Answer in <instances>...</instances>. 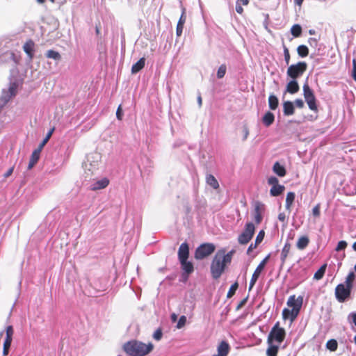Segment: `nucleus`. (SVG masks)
Here are the masks:
<instances>
[{
  "instance_id": "nucleus-1",
  "label": "nucleus",
  "mask_w": 356,
  "mask_h": 356,
  "mask_svg": "<svg viewBox=\"0 0 356 356\" xmlns=\"http://www.w3.org/2000/svg\"><path fill=\"white\" fill-rule=\"evenodd\" d=\"M234 253V250H232L226 253V250L224 248L217 251L213 258L210 267L211 274L213 279L217 280L221 276L226 265L231 263Z\"/></svg>"
},
{
  "instance_id": "nucleus-2",
  "label": "nucleus",
  "mask_w": 356,
  "mask_h": 356,
  "mask_svg": "<svg viewBox=\"0 0 356 356\" xmlns=\"http://www.w3.org/2000/svg\"><path fill=\"white\" fill-rule=\"evenodd\" d=\"M154 348L152 343H145L137 340H131L123 346L124 351L130 356H145Z\"/></svg>"
},
{
  "instance_id": "nucleus-3",
  "label": "nucleus",
  "mask_w": 356,
  "mask_h": 356,
  "mask_svg": "<svg viewBox=\"0 0 356 356\" xmlns=\"http://www.w3.org/2000/svg\"><path fill=\"white\" fill-rule=\"evenodd\" d=\"M286 335V332L284 328L280 327V323L277 322L270 331L267 343H276L280 345L284 341Z\"/></svg>"
},
{
  "instance_id": "nucleus-4",
  "label": "nucleus",
  "mask_w": 356,
  "mask_h": 356,
  "mask_svg": "<svg viewBox=\"0 0 356 356\" xmlns=\"http://www.w3.org/2000/svg\"><path fill=\"white\" fill-rule=\"evenodd\" d=\"M307 65L305 62H298L289 66L286 74L292 79L300 78L307 70Z\"/></svg>"
},
{
  "instance_id": "nucleus-5",
  "label": "nucleus",
  "mask_w": 356,
  "mask_h": 356,
  "mask_svg": "<svg viewBox=\"0 0 356 356\" xmlns=\"http://www.w3.org/2000/svg\"><path fill=\"white\" fill-rule=\"evenodd\" d=\"M302 90H303L304 98L308 105L309 108L311 111L317 112L318 108H317V105L316 103V97L314 95L313 90L310 88V87L308 84L307 80L303 85Z\"/></svg>"
},
{
  "instance_id": "nucleus-6",
  "label": "nucleus",
  "mask_w": 356,
  "mask_h": 356,
  "mask_svg": "<svg viewBox=\"0 0 356 356\" xmlns=\"http://www.w3.org/2000/svg\"><path fill=\"white\" fill-rule=\"evenodd\" d=\"M255 232V226L251 222H247L244 229L238 236V242L241 245H246L252 239Z\"/></svg>"
},
{
  "instance_id": "nucleus-7",
  "label": "nucleus",
  "mask_w": 356,
  "mask_h": 356,
  "mask_svg": "<svg viewBox=\"0 0 356 356\" xmlns=\"http://www.w3.org/2000/svg\"><path fill=\"white\" fill-rule=\"evenodd\" d=\"M216 249V246L213 243H206L201 244L197 248L195 252V258L201 260L211 254Z\"/></svg>"
},
{
  "instance_id": "nucleus-8",
  "label": "nucleus",
  "mask_w": 356,
  "mask_h": 356,
  "mask_svg": "<svg viewBox=\"0 0 356 356\" xmlns=\"http://www.w3.org/2000/svg\"><path fill=\"white\" fill-rule=\"evenodd\" d=\"M352 287L346 284H339L335 289V296L339 302H343L350 296Z\"/></svg>"
},
{
  "instance_id": "nucleus-9",
  "label": "nucleus",
  "mask_w": 356,
  "mask_h": 356,
  "mask_svg": "<svg viewBox=\"0 0 356 356\" xmlns=\"http://www.w3.org/2000/svg\"><path fill=\"white\" fill-rule=\"evenodd\" d=\"M17 85L13 83L10 85L8 90H3L0 98L1 108L3 107L17 94Z\"/></svg>"
},
{
  "instance_id": "nucleus-10",
  "label": "nucleus",
  "mask_w": 356,
  "mask_h": 356,
  "mask_svg": "<svg viewBox=\"0 0 356 356\" xmlns=\"http://www.w3.org/2000/svg\"><path fill=\"white\" fill-rule=\"evenodd\" d=\"M269 258H270V254H268L256 268L254 272L253 273V274L252 275V278H251L250 284H249V290H251L252 289V287L254 286V285L255 284L257 280H258V278L259 277L261 272L264 270Z\"/></svg>"
},
{
  "instance_id": "nucleus-11",
  "label": "nucleus",
  "mask_w": 356,
  "mask_h": 356,
  "mask_svg": "<svg viewBox=\"0 0 356 356\" xmlns=\"http://www.w3.org/2000/svg\"><path fill=\"white\" fill-rule=\"evenodd\" d=\"M303 302V298L302 296L296 298L295 295L290 296L287 300V305L291 307V309H297V313L299 314Z\"/></svg>"
},
{
  "instance_id": "nucleus-12",
  "label": "nucleus",
  "mask_w": 356,
  "mask_h": 356,
  "mask_svg": "<svg viewBox=\"0 0 356 356\" xmlns=\"http://www.w3.org/2000/svg\"><path fill=\"white\" fill-rule=\"evenodd\" d=\"M189 256V247L187 243H183L180 245L178 250L179 261L188 260Z\"/></svg>"
},
{
  "instance_id": "nucleus-13",
  "label": "nucleus",
  "mask_w": 356,
  "mask_h": 356,
  "mask_svg": "<svg viewBox=\"0 0 356 356\" xmlns=\"http://www.w3.org/2000/svg\"><path fill=\"white\" fill-rule=\"evenodd\" d=\"M109 184V180L104 177L100 180L92 182L89 188L91 191H97L105 188Z\"/></svg>"
},
{
  "instance_id": "nucleus-14",
  "label": "nucleus",
  "mask_w": 356,
  "mask_h": 356,
  "mask_svg": "<svg viewBox=\"0 0 356 356\" xmlns=\"http://www.w3.org/2000/svg\"><path fill=\"white\" fill-rule=\"evenodd\" d=\"M264 210V204L257 202L255 203L254 209V219L257 224H259L262 220V212Z\"/></svg>"
},
{
  "instance_id": "nucleus-15",
  "label": "nucleus",
  "mask_w": 356,
  "mask_h": 356,
  "mask_svg": "<svg viewBox=\"0 0 356 356\" xmlns=\"http://www.w3.org/2000/svg\"><path fill=\"white\" fill-rule=\"evenodd\" d=\"M229 345L225 341H222L217 347L218 353L213 356H227L229 352Z\"/></svg>"
},
{
  "instance_id": "nucleus-16",
  "label": "nucleus",
  "mask_w": 356,
  "mask_h": 356,
  "mask_svg": "<svg viewBox=\"0 0 356 356\" xmlns=\"http://www.w3.org/2000/svg\"><path fill=\"white\" fill-rule=\"evenodd\" d=\"M34 46H35V43L32 40H29L23 45V49H24V52L26 54L29 60H32L34 56V54H33Z\"/></svg>"
},
{
  "instance_id": "nucleus-17",
  "label": "nucleus",
  "mask_w": 356,
  "mask_h": 356,
  "mask_svg": "<svg viewBox=\"0 0 356 356\" xmlns=\"http://www.w3.org/2000/svg\"><path fill=\"white\" fill-rule=\"evenodd\" d=\"M300 90V87L296 79H292L287 83L286 86V92H289L290 94H295L298 92Z\"/></svg>"
},
{
  "instance_id": "nucleus-18",
  "label": "nucleus",
  "mask_w": 356,
  "mask_h": 356,
  "mask_svg": "<svg viewBox=\"0 0 356 356\" xmlns=\"http://www.w3.org/2000/svg\"><path fill=\"white\" fill-rule=\"evenodd\" d=\"M297 309H289L284 308L282 311V316L284 319H290L291 322H293L298 316Z\"/></svg>"
},
{
  "instance_id": "nucleus-19",
  "label": "nucleus",
  "mask_w": 356,
  "mask_h": 356,
  "mask_svg": "<svg viewBox=\"0 0 356 356\" xmlns=\"http://www.w3.org/2000/svg\"><path fill=\"white\" fill-rule=\"evenodd\" d=\"M294 104L290 101H286L283 103L284 115L286 116L292 115L294 113Z\"/></svg>"
},
{
  "instance_id": "nucleus-20",
  "label": "nucleus",
  "mask_w": 356,
  "mask_h": 356,
  "mask_svg": "<svg viewBox=\"0 0 356 356\" xmlns=\"http://www.w3.org/2000/svg\"><path fill=\"white\" fill-rule=\"evenodd\" d=\"M181 269L184 271V273H186L187 275L192 273L194 270L193 265L191 261H188L187 260H184L179 261Z\"/></svg>"
},
{
  "instance_id": "nucleus-21",
  "label": "nucleus",
  "mask_w": 356,
  "mask_h": 356,
  "mask_svg": "<svg viewBox=\"0 0 356 356\" xmlns=\"http://www.w3.org/2000/svg\"><path fill=\"white\" fill-rule=\"evenodd\" d=\"M145 64V58H140L135 64H134L131 67V73L136 74L140 72L144 67Z\"/></svg>"
},
{
  "instance_id": "nucleus-22",
  "label": "nucleus",
  "mask_w": 356,
  "mask_h": 356,
  "mask_svg": "<svg viewBox=\"0 0 356 356\" xmlns=\"http://www.w3.org/2000/svg\"><path fill=\"white\" fill-rule=\"evenodd\" d=\"M274 120L275 116L273 113H272L270 111L266 113L264 117L262 118V122L266 127L270 126L273 123Z\"/></svg>"
},
{
  "instance_id": "nucleus-23",
  "label": "nucleus",
  "mask_w": 356,
  "mask_h": 356,
  "mask_svg": "<svg viewBox=\"0 0 356 356\" xmlns=\"http://www.w3.org/2000/svg\"><path fill=\"white\" fill-rule=\"evenodd\" d=\"M206 182L213 189H218L219 188V184L218 180L212 175H207Z\"/></svg>"
},
{
  "instance_id": "nucleus-24",
  "label": "nucleus",
  "mask_w": 356,
  "mask_h": 356,
  "mask_svg": "<svg viewBox=\"0 0 356 356\" xmlns=\"http://www.w3.org/2000/svg\"><path fill=\"white\" fill-rule=\"evenodd\" d=\"M268 348L266 350L267 356H277L280 345L276 343H268Z\"/></svg>"
},
{
  "instance_id": "nucleus-25",
  "label": "nucleus",
  "mask_w": 356,
  "mask_h": 356,
  "mask_svg": "<svg viewBox=\"0 0 356 356\" xmlns=\"http://www.w3.org/2000/svg\"><path fill=\"white\" fill-rule=\"evenodd\" d=\"M309 239L307 236H302L297 241L296 247L299 250H304L308 245Z\"/></svg>"
},
{
  "instance_id": "nucleus-26",
  "label": "nucleus",
  "mask_w": 356,
  "mask_h": 356,
  "mask_svg": "<svg viewBox=\"0 0 356 356\" xmlns=\"http://www.w3.org/2000/svg\"><path fill=\"white\" fill-rule=\"evenodd\" d=\"M273 170L280 177H284L286 175V170L284 167L280 165L279 162H275L274 163Z\"/></svg>"
},
{
  "instance_id": "nucleus-27",
  "label": "nucleus",
  "mask_w": 356,
  "mask_h": 356,
  "mask_svg": "<svg viewBox=\"0 0 356 356\" xmlns=\"http://www.w3.org/2000/svg\"><path fill=\"white\" fill-rule=\"evenodd\" d=\"M284 189L285 188L282 185L277 184L276 186H273L270 190V194L273 197H276L281 195Z\"/></svg>"
},
{
  "instance_id": "nucleus-28",
  "label": "nucleus",
  "mask_w": 356,
  "mask_h": 356,
  "mask_svg": "<svg viewBox=\"0 0 356 356\" xmlns=\"http://www.w3.org/2000/svg\"><path fill=\"white\" fill-rule=\"evenodd\" d=\"M45 55L47 58L53 59L56 61H60L61 60V56L59 52L52 49L48 50Z\"/></svg>"
},
{
  "instance_id": "nucleus-29",
  "label": "nucleus",
  "mask_w": 356,
  "mask_h": 356,
  "mask_svg": "<svg viewBox=\"0 0 356 356\" xmlns=\"http://www.w3.org/2000/svg\"><path fill=\"white\" fill-rule=\"evenodd\" d=\"M296 195L293 192H289L286 197V209L290 211L291 207L295 200Z\"/></svg>"
},
{
  "instance_id": "nucleus-30",
  "label": "nucleus",
  "mask_w": 356,
  "mask_h": 356,
  "mask_svg": "<svg viewBox=\"0 0 356 356\" xmlns=\"http://www.w3.org/2000/svg\"><path fill=\"white\" fill-rule=\"evenodd\" d=\"M279 101L274 95H270L268 97V106L271 110H275L278 106Z\"/></svg>"
},
{
  "instance_id": "nucleus-31",
  "label": "nucleus",
  "mask_w": 356,
  "mask_h": 356,
  "mask_svg": "<svg viewBox=\"0 0 356 356\" xmlns=\"http://www.w3.org/2000/svg\"><path fill=\"white\" fill-rule=\"evenodd\" d=\"M291 249V245L289 243H286L282 250L281 252V261L282 263L285 262V260L288 256V254Z\"/></svg>"
},
{
  "instance_id": "nucleus-32",
  "label": "nucleus",
  "mask_w": 356,
  "mask_h": 356,
  "mask_svg": "<svg viewBox=\"0 0 356 356\" xmlns=\"http://www.w3.org/2000/svg\"><path fill=\"white\" fill-rule=\"evenodd\" d=\"M12 341H13L12 339L5 338L3 345V356H6L8 355Z\"/></svg>"
},
{
  "instance_id": "nucleus-33",
  "label": "nucleus",
  "mask_w": 356,
  "mask_h": 356,
  "mask_svg": "<svg viewBox=\"0 0 356 356\" xmlns=\"http://www.w3.org/2000/svg\"><path fill=\"white\" fill-rule=\"evenodd\" d=\"M297 52L300 57L304 58L309 54V49L306 45L301 44L298 47Z\"/></svg>"
},
{
  "instance_id": "nucleus-34",
  "label": "nucleus",
  "mask_w": 356,
  "mask_h": 356,
  "mask_svg": "<svg viewBox=\"0 0 356 356\" xmlns=\"http://www.w3.org/2000/svg\"><path fill=\"white\" fill-rule=\"evenodd\" d=\"M326 264L323 265L321 268L314 273V279L316 280H319L323 278L325 270H326Z\"/></svg>"
},
{
  "instance_id": "nucleus-35",
  "label": "nucleus",
  "mask_w": 356,
  "mask_h": 356,
  "mask_svg": "<svg viewBox=\"0 0 356 356\" xmlns=\"http://www.w3.org/2000/svg\"><path fill=\"white\" fill-rule=\"evenodd\" d=\"M291 34L297 38L299 37L302 33V28L299 24H294L291 28Z\"/></svg>"
},
{
  "instance_id": "nucleus-36",
  "label": "nucleus",
  "mask_w": 356,
  "mask_h": 356,
  "mask_svg": "<svg viewBox=\"0 0 356 356\" xmlns=\"http://www.w3.org/2000/svg\"><path fill=\"white\" fill-rule=\"evenodd\" d=\"M54 131V128H52L51 129H50L49 131V132L47 133V136H45V138L42 140V141L41 142V143L39 145L38 147L40 149H42L44 146L47 144V143L49 141V138H51L53 132Z\"/></svg>"
},
{
  "instance_id": "nucleus-37",
  "label": "nucleus",
  "mask_w": 356,
  "mask_h": 356,
  "mask_svg": "<svg viewBox=\"0 0 356 356\" xmlns=\"http://www.w3.org/2000/svg\"><path fill=\"white\" fill-rule=\"evenodd\" d=\"M338 343L335 339H330L326 343V348L331 351H335L337 349Z\"/></svg>"
},
{
  "instance_id": "nucleus-38",
  "label": "nucleus",
  "mask_w": 356,
  "mask_h": 356,
  "mask_svg": "<svg viewBox=\"0 0 356 356\" xmlns=\"http://www.w3.org/2000/svg\"><path fill=\"white\" fill-rule=\"evenodd\" d=\"M355 278V273L353 271L350 272L346 278L345 284L353 288V282Z\"/></svg>"
},
{
  "instance_id": "nucleus-39",
  "label": "nucleus",
  "mask_w": 356,
  "mask_h": 356,
  "mask_svg": "<svg viewBox=\"0 0 356 356\" xmlns=\"http://www.w3.org/2000/svg\"><path fill=\"white\" fill-rule=\"evenodd\" d=\"M226 70H227V67H226V65L222 64L219 67H218V72H217V77L218 79H222L224 77V76L225 75V73H226Z\"/></svg>"
},
{
  "instance_id": "nucleus-40",
  "label": "nucleus",
  "mask_w": 356,
  "mask_h": 356,
  "mask_svg": "<svg viewBox=\"0 0 356 356\" xmlns=\"http://www.w3.org/2000/svg\"><path fill=\"white\" fill-rule=\"evenodd\" d=\"M238 283H237V282H235L234 284H233L230 286L229 290L228 291L227 294V297L228 298H232V297L234 295V293H235L236 291V290H237V289H238Z\"/></svg>"
},
{
  "instance_id": "nucleus-41",
  "label": "nucleus",
  "mask_w": 356,
  "mask_h": 356,
  "mask_svg": "<svg viewBox=\"0 0 356 356\" xmlns=\"http://www.w3.org/2000/svg\"><path fill=\"white\" fill-rule=\"evenodd\" d=\"M41 151L42 150L40 149L39 148L35 149L32 152L30 160H31L33 161L38 162V161L39 160V158H40Z\"/></svg>"
},
{
  "instance_id": "nucleus-42",
  "label": "nucleus",
  "mask_w": 356,
  "mask_h": 356,
  "mask_svg": "<svg viewBox=\"0 0 356 356\" xmlns=\"http://www.w3.org/2000/svg\"><path fill=\"white\" fill-rule=\"evenodd\" d=\"M283 51H284V61L286 64L288 65L290 62V54L288 48L283 44Z\"/></svg>"
},
{
  "instance_id": "nucleus-43",
  "label": "nucleus",
  "mask_w": 356,
  "mask_h": 356,
  "mask_svg": "<svg viewBox=\"0 0 356 356\" xmlns=\"http://www.w3.org/2000/svg\"><path fill=\"white\" fill-rule=\"evenodd\" d=\"M348 321L350 323H353L356 327V312H351L348 316ZM356 332V329H353Z\"/></svg>"
},
{
  "instance_id": "nucleus-44",
  "label": "nucleus",
  "mask_w": 356,
  "mask_h": 356,
  "mask_svg": "<svg viewBox=\"0 0 356 356\" xmlns=\"http://www.w3.org/2000/svg\"><path fill=\"white\" fill-rule=\"evenodd\" d=\"M264 236H265L264 231V230H261L258 233V234H257V237L255 238L254 242L256 243V245L260 244L262 242V241L264 240Z\"/></svg>"
},
{
  "instance_id": "nucleus-45",
  "label": "nucleus",
  "mask_w": 356,
  "mask_h": 356,
  "mask_svg": "<svg viewBox=\"0 0 356 356\" xmlns=\"http://www.w3.org/2000/svg\"><path fill=\"white\" fill-rule=\"evenodd\" d=\"M14 330L12 325H8L6 329V338L12 339L13 336Z\"/></svg>"
},
{
  "instance_id": "nucleus-46",
  "label": "nucleus",
  "mask_w": 356,
  "mask_h": 356,
  "mask_svg": "<svg viewBox=\"0 0 356 356\" xmlns=\"http://www.w3.org/2000/svg\"><path fill=\"white\" fill-rule=\"evenodd\" d=\"M186 317L185 316H180V318L177 322V327L178 329L181 328L182 327L184 326V325L186 324Z\"/></svg>"
},
{
  "instance_id": "nucleus-47",
  "label": "nucleus",
  "mask_w": 356,
  "mask_h": 356,
  "mask_svg": "<svg viewBox=\"0 0 356 356\" xmlns=\"http://www.w3.org/2000/svg\"><path fill=\"white\" fill-rule=\"evenodd\" d=\"M347 247V243L345 241H340L337 247H336V251H341L344 250Z\"/></svg>"
},
{
  "instance_id": "nucleus-48",
  "label": "nucleus",
  "mask_w": 356,
  "mask_h": 356,
  "mask_svg": "<svg viewBox=\"0 0 356 356\" xmlns=\"http://www.w3.org/2000/svg\"><path fill=\"white\" fill-rule=\"evenodd\" d=\"M278 182V179L276 177L271 176L268 179V184L272 186L277 185Z\"/></svg>"
},
{
  "instance_id": "nucleus-49",
  "label": "nucleus",
  "mask_w": 356,
  "mask_h": 356,
  "mask_svg": "<svg viewBox=\"0 0 356 356\" xmlns=\"http://www.w3.org/2000/svg\"><path fill=\"white\" fill-rule=\"evenodd\" d=\"M163 333L161 329H157L153 334V337L155 340L159 341L162 337Z\"/></svg>"
},
{
  "instance_id": "nucleus-50",
  "label": "nucleus",
  "mask_w": 356,
  "mask_h": 356,
  "mask_svg": "<svg viewBox=\"0 0 356 356\" xmlns=\"http://www.w3.org/2000/svg\"><path fill=\"white\" fill-rule=\"evenodd\" d=\"M312 213L314 216H320V206L319 204L316 205L313 209H312Z\"/></svg>"
},
{
  "instance_id": "nucleus-51",
  "label": "nucleus",
  "mask_w": 356,
  "mask_h": 356,
  "mask_svg": "<svg viewBox=\"0 0 356 356\" xmlns=\"http://www.w3.org/2000/svg\"><path fill=\"white\" fill-rule=\"evenodd\" d=\"M294 104L300 108H302L304 106V102L302 99H296L294 102Z\"/></svg>"
},
{
  "instance_id": "nucleus-52",
  "label": "nucleus",
  "mask_w": 356,
  "mask_h": 356,
  "mask_svg": "<svg viewBox=\"0 0 356 356\" xmlns=\"http://www.w3.org/2000/svg\"><path fill=\"white\" fill-rule=\"evenodd\" d=\"M116 117L120 120H121L122 119V111L120 105L118 106V108L117 109Z\"/></svg>"
},
{
  "instance_id": "nucleus-53",
  "label": "nucleus",
  "mask_w": 356,
  "mask_h": 356,
  "mask_svg": "<svg viewBox=\"0 0 356 356\" xmlns=\"http://www.w3.org/2000/svg\"><path fill=\"white\" fill-rule=\"evenodd\" d=\"M183 29H184V26H180V25H177V29H176V34L177 36H181V34H182V32H183Z\"/></svg>"
},
{
  "instance_id": "nucleus-54",
  "label": "nucleus",
  "mask_w": 356,
  "mask_h": 356,
  "mask_svg": "<svg viewBox=\"0 0 356 356\" xmlns=\"http://www.w3.org/2000/svg\"><path fill=\"white\" fill-rule=\"evenodd\" d=\"M243 140H245L249 135V130L248 129V127L246 126L243 127Z\"/></svg>"
},
{
  "instance_id": "nucleus-55",
  "label": "nucleus",
  "mask_w": 356,
  "mask_h": 356,
  "mask_svg": "<svg viewBox=\"0 0 356 356\" xmlns=\"http://www.w3.org/2000/svg\"><path fill=\"white\" fill-rule=\"evenodd\" d=\"M257 245H256V243H255V242H254V243H251V244L249 245V247H248V250H247V254H250V252H252V250L253 249H255V248L257 247Z\"/></svg>"
},
{
  "instance_id": "nucleus-56",
  "label": "nucleus",
  "mask_w": 356,
  "mask_h": 356,
  "mask_svg": "<svg viewBox=\"0 0 356 356\" xmlns=\"http://www.w3.org/2000/svg\"><path fill=\"white\" fill-rule=\"evenodd\" d=\"M236 11L238 13H239V14H241L243 12V8H242V6L239 3V2H236Z\"/></svg>"
},
{
  "instance_id": "nucleus-57",
  "label": "nucleus",
  "mask_w": 356,
  "mask_h": 356,
  "mask_svg": "<svg viewBox=\"0 0 356 356\" xmlns=\"http://www.w3.org/2000/svg\"><path fill=\"white\" fill-rule=\"evenodd\" d=\"M185 21H186V17H184V13H183L178 21L177 24L184 26Z\"/></svg>"
},
{
  "instance_id": "nucleus-58",
  "label": "nucleus",
  "mask_w": 356,
  "mask_h": 356,
  "mask_svg": "<svg viewBox=\"0 0 356 356\" xmlns=\"http://www.w3.org/2000/svg\"><path fill=\"white\" fill-rule=\"evenodd\" d=\"M278 219L279 220L282 222H284L286 220V216L284 213H280L278 215Z\"/></svg>"
},
{
  "instance_id": "nucleus-59",
  "label": "nucleus",
  "mask_w": 356,
  "mask_h": 356,
  "mask_svg": "<svg viewBox=\"0 0 356 356\" xmlns=\"http://www.w3.org/2000/svg\"><path fill=\"white\" fill-rule=\"evenodd\" d=\"M13 172V168H10V169H8V170L5 173L4 175V177H8L9 176H10L12 175Z\"/></svg>"
},
{
  "instance_id": "nucleus-60",
  "label": "nucleus",
  "mask_w": 356,
  "mask_h": 356,
  "mask_svg": "<svg viewBox=\"0 0 356 356\" xmlns=\"http://www.w3.org/2000/svg\"><path fill=\"white\" fill-rule=\"evenodd\" d=\"M354 63V67H353V77L354 80L356 81V65L355 60L353 61Z\"/></svg>"
},
{
  "instance_id": "nucleus-61",
  "label": "nucleus",
  "mask_w": 356,
  "mask_h": 356,
  "mask_svg": "<svg viewBox=\"0 0 356 356\" xmlns=\"http://www.w3.org/2000/svg\"><path fill=\"white\" fill-rule=\"evenodd\" d=\"M36 163L37 162L35 161L30 160L28 165V169H31L36 164Z\"/></svg>"
},
{
  "instance_id": "nucleus-62",
  "label": "nucleus",
  "mask_w": 356,
  "mask_h": 356,
  "mask_svg": "<svg viewBox=\"0 0 356 356\" xmlns=\"http://www.w3.org/2000/svg\"><path fill=\"white\" fill-rule=\"evenodd\" d=\"M236 2H239V3L241 5H248L249 3V0H237Z\"/></svg>"
},
{
  "instance_id": "nucleus-63",
  "label": "nucleus",
  "mask_w": 356,
  "mask_h": 356,
  "mask_svg": "<svg viewBox=\"0 0 356 356\" xmlns=\"http://www.w3.org/2000/svg\"><path fill=\"white\" fill-rule=\"evenodd\" d=\"M245 302H246V299H244L242 301H241V302L238 305L236 309H239L241 307L243 306V305L245 303Z\"/></svg>"
},
{
  "instance_id": "nucleus-64",
  "label": "nucleus",
  "mask_w": 356,
  "mask_h": 356,
  "mask_svg": "<svg viewBox=\"0 0 356 356\" xmlns=\"http://www.w3.org/2000/svg\"><path fill=\"white\" fill-rule=\"evenodd\" d=\"M197 103L199 104V106H202V97L200 95H199L197 97Z\"/></svg>"
}]
</instances>
